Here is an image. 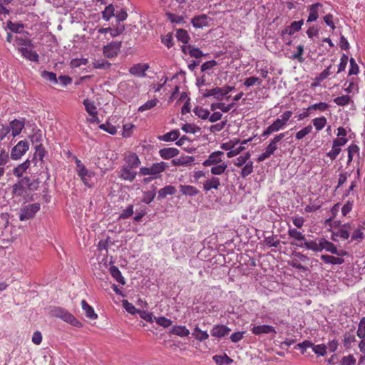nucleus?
<instances>
[{
  "mask_svg": "<svg viewBox=\"0 0 365 365\" xmlns=\"http://www.w3.org/2000/svg\"><path fill=\"white\" fill-rule=\"evenodd\" d=\"M168 168V165L165 162H160L153 163L150 167H142L140 168L139 173L141 175H153L154 178H158L159 175L164 172L166 168Z\"/></svg>",
  "mask_w": 365,
  "mask_h": 365,
  "instance_id": "obj_1",
  "label": "nucleus"
},
{
  "mask_svg": "<svg viewBox=\"0 0 365 365\" xmlns=\"http://www.w3.org/2000/svg\"><path fill=\"white\" fill-rule=\"evenodd\" d=\"M285 136V133H280L271 140L269 144L267 146L265 151L257 158V161L262 162L269 158L278 149L277 143Z\"/></svg>",
  "mask_w": 365,
  "mask_h": 365,
  "instance_id": "obj_2",
  "label": "nucleus"
},
{
  "mask_svg": "<svg viewBox=\"0 0 365 365\" xmlns=\"http://www.w3.org/2000/svg\"><path fill=\"white\" fill-rule=\"evenodd\" d=\"M39 210L40 204L38 202L26 205L19 211V220L21 221H24L31 219Z\"/></svg>",
  "mask_w": 365,
  "mask_h": 365,
  "instance_id": "obj_3",
  "label": "nucleus"
},
{
  "mask_svg": "<svg viewBox=\"0 0 365 365\" xmlns=\"http://www.w3.org/2000/svg\"><path fill=\"white\" fill-rule=\"evenodd\" d=\"M76 163L78 175L86 186L91 187L90 179L94 176V173L88 170L80 160L76 159Z\"/></svg>",
  "mask_w": 365,
  "mask_h": 365,
  "instance_id": "obj_4",
  "label": "nucleus"
},
{
  "mask_svg": "<svg viewBox=\"0 0 365 365\" xmlns=\"http://www.w3.org/2000/svg\"><path fill=\"white\" fill-rule=\"evenodd\" d=\"M54 314L74 327H80L82 326L81 323L73 314L63 309L56 308L54 310Z\"/></svg>",
  "mask_w": 365,
  "mask_h": 365,
  "instance_id": "obj_5",
  "label": "nucleus"
},
{
  "mask_svg": "<svg viewBox=\"0 0 365 365\" xmlns=\"http://www.w3.org/2000/svg\"><path fill=\"white\" fill-rule=\"evenodd\" d=\"M29 144L26 140L19 141L11 151V158L13 160L20 159L29 150Z\"/></svg>",
  "mask_w": 365,
  "mask_h": 365,
  "instance_id": "obj_6",
  "label": "nucleus"
},
{
  "mask_svg": "<svg viewBox=\"0 0 365 365\" xmlns=\"http://www.w3.org/2000/svg\"><path fill=\"white\" fill-rule=\"evenodd\" d=\"M121 45V41H112L104 46L103 48V55L108 58L116 56L120 51Z\"/></svg>",
  "mask_w": 365,
  "mask_h": 365,
  "instance_id": "obj_7",
  "label": "nucleus"
},
{
  "mask_svg": "<svg viewBox=\"0 0 365 365\" xmlns=\"http://www.w3.org/2000/svg\"><path fill=\"white\" fill-rule=\"evenodd\" d=\"M118 173L120 178L130 182H133L137 175V172L134 169L123 165L120 168Z\"/></svg>",
  "mask_w": 365,
  "mask_h": 365,
  "instance_id": "obj_8",
  "label": "nucleus"
},
{
  "mask_svg": "<svg viewBox=\"0 0 365 365\" xmlns=\"http://www.w3.org/2000/svg\"><path fill=\"white\" fill-rule=\"evenodd\" d=\"M123 161V165L134 170L138 168L141 164L140 158L135 153H129L128 154L125 155L124 156Z\"/></svg>",
  "mask_w": 365,
  "mask_h": 365,
  "instance_id": "obj_9",
  "label": "nucleus"
},
{
  "mask_svg": "<svg viewBox=\"0 0 365 365\" xmlns=\"http://www.w3.org/2000/svg\"><path fill=\"white\" fill-rule=\"evenodd\" d=\"M26 190L36 191L38 190L40 184L38 178H31L29 176H25L19 179Z\"/></svg>",
  "mask_w": 365,
  "mask_h": 365,
  "instance_id": "obj_10",
  "label": "nucleus"
},
{
  "mask_svg": "<svg viewBox=\"0 0 365 365\" xmlns=\"http://www.w3.org/2000/svg\"><path fill=\"white\" fill-rule=\"evenodd\" d=\"M322 250H325L327 252H329L331 254L336 255L338 256H344L346 254V252H344V250H338L334 244L327 241L324 238L321 239V251Z\"/></svg>",
  "mask_w": 365,
  "mask_h": 365,
  "instance_id": "obj_11",
  "label": "nucleus"
},
{
  "mask_svg": "<svg viewBox=\"0 0 365 365\" xmlns=\"http://www.w3.org/2000/svg\"><path fill=\"white\" fill-rule=\"evenodd\" d=\"M224 155L222 151H215L212 153L207 160H205L202 165L204 166L215 165L222 163V157Z\"/></svg>",
  "mask_w": 365,
  "mask_h": 365,
  "instance_id": "obj_12",
  "label": "nucleus"
},
{
  "mask_svg": "<svg viewBox=\"0 0 365 365\" xmlns=\"http://www.w3.org/2000/svg\"><path fill=\"white\" fill-rule=\"evenodd\" d=\"M150 68L148 63H137L133 66L130 69L129 72L131 75L138 77L145 76V71Z\"/></svg>",
  "mask_w": 365,
  "mask_h": 365,
  "instance_id": "obj_13",
  "label": "nucleus"
},
{
  "mask_svg": "<svg viewBox=\"0 0 365 365\" xmlns=\"http://www.w3.org/2000/svg\"><path fill=\"white\" fill-rule=\"evenodd\" d=\"M18 50L25 58L34 62L38 61V53L33 51L31 47H20Z\"/></svg>",
  "mask_w": 365,
  "mask_h": 365,
  "instance_id": "obj_14",
  "label": "nucleus"
},
{
  "mask_svg": "<svg viewBox=\"0 0 365 365\" xmlns=\"http://www.w3.org/2000/svg\"><path fill=\"white\" fill-rule=\"evenodd\" d=\"M252 334L255 335H260L262 334H275L276 330L275 328L270 325H257L254 326L252 328Z\"/></svg>",
  "mask_w": 365,
  "mask_h": 365,
  "instance_id": "obj_15",
  "label": "nucleus"
},
{
  "mask_svg": "<svg viewBox=\"0 0 365 365\" xmlns=\"http://www.w3.org/2000/svg\"><path fill=\"white\" fill-rule=\"evenodd\" d=\"M284 127V124L279 120V118H277L273 122L272 124L267 128V129L262 134V136L267 137L272 133L277 132L282 129Z\"/></svg>",
  "mask_w": 365,
  "mask_h": 365,
  "instance_id": "obj_16",
  "label": "nucleus"
},
{
  "mask_svg": "<svg viewBox=\"0 0 365 365\" xmlns=\"http://www.w3.org/2000/svg\"><path fill=\"white\" fill-rule=\"evenodd\" d=\"M303 24H304L303 19L298 21L292 22L289 26H287L282 31V36H284L285 34H288L289 36L293 35L294 33L299 31L301 29Z\"/></svg>",
  "mask_w": 365,
  "mask_h": 365,
  "instance_id": "obj_17",
  "label": "nucleus"
},
{
  "mask_svg": "<svg viewBox=\"0 0 365 365\" xmlns=\"http://www.w3.org/2000/svg\"><path fill=\"white\" fill-rule=\"evenodd\" d=\"M322 8V4L320 3H315L308 8L309 16L307 22H312L316 21L319 17V10Z\"/></svg>",
  "mask_w": 365,
  "mask_h": 365,
  "instance_id": "obj_18",
  "label": "nucleus"
},
{
  "mask_svg": "<svg viewBox=\"0 0 365 365\" xmlns=\"http://www.w3.org/2000/svg\"><path fill=\"white\" fill-rule=\"evenodd\" d=\"M25 126L24 120L15 119L10 123V128L13 137L19 135Z\"/></svg>",
  "mask_w": 365,
  "mask_h": 365,
  "instance_id": "obj_19",
  "label": "nucleus"
},
{
  "mask_svg": "<svg viewBox=\"0 0 365 365\" xmlns=\"http://www.w3.org/2000/svg\"><path fill=\"white\" fill-rule=\"evenodd\" d=\"M230 331L231 329L225 325H215L211 330V335L221 338L227 335Z\"/></svg>",
  "mask_w": 365,
  "mask_h": 365,
  "instance_id": "obj_20",
  "label": "nucleus"
},
{
  "mask_svg": "<svg viewBox=\"0 0 365 365\" xmlns=\"http://www.w3.org/2000/svg\"><path fill=\"white\" fill-rule=\"evenodd\" d=\"M179 154V150L175 148H166L159 150V155L163 159H170L177 156Z\"/></svg>",
  "mask_w": 365,
  "mask_h": 365,
  "instance_id": "obj_21",
  "label": "nucleus"
},
{
  "mask_svg": "<svg viewBox=\"0 0 365 365\" xmlns=\"http://www.w3.org/2000/svg\"><path fill=\"white\" fill-rule=\"evenodd\" d=\"M213 96L215 99L221 101L222 98V90L220 87H215L212 89H206L202 94V97L208 98Z\"/></svg>",
  "mask_w": 365,
  "mask_h": 365,
  "instance_id": "obj_22",
  "label": "nucleus"
},
{
  "mask_svg": "<svg viewBox=\"0 0 365 365\" xmlns=\"http://www.w3.org/2000/svg\"><path fill=\"white\" fill-rule=\"evenodd\" d=\"M351 230V225L349 223H346L341 225L339 230L334 232L333 235L340 237L344 240H347L349 237V231Z\"/></svg>",
  "mask_w": 365,
  "mask_h": 365,
  "instance_id": "obj_23",
  "label": "nucleus"
},
{
  "mask_svg": "<svg viewBox=\"0 0 365 365\" xmlns=\"http://www.w3.org/2000/svg\"><path fill=\"white\" fill-rule=\"evenodd\" d=\"M30 166V160H26L21 164H19L17 167H16L13 170L14 175L17 178H21L23 176V174L27 170V169Z\"/></svg>",
  "mask_w": 365,
  "mask_h": 365,
  "instance_id": "obj_24",
  "label": "nucleus"
},
{
  "mask_svg": "<svg viewBox=\"0 0 365 365\" xmlns=\"http://www.w3.org/2000/svg\"><path fill=\"white\" fill-rule=\"evenodd\" d=\"M220 185V179L218 178L212 177V178L206 180L203 184V188L205 191L211 189L217 190Z\"/></svg>",
  "mask_w": 365,
  "mask_h": 365,
  "instance_id": "obj_25",
  "label": "nucleus"
},
{
  "mask_svg": "<svg viewBox=\"0 0 365 365\" xmlns=\"http://www.w3.org/2000/svg\"><path fill=\"white\" fill-rule=\"evenodd\" d=\"M179 188L182 195L187 196H195L200 192V191L195 187L192 185H180Z\"/></svg>",
  "mask_w": 365,
  "mask_h": 365,
  "instance_id": "obj_26",
  "label": "nucleus"
},
{
  "mask_svg": "<svg viewBox=\"0 0 365 365\" xmlns=\"http://www.w3.org/2000/svg\"><path fill=\"white\" fill-rule=\"evenodd\" d=\"M192 23L193 26L196 28H202L203 26H207V16L205 14L195 16L192 19Z\"/></svg>",
  "mask_w": 365,
  "mask_h": 365,
  "instance_id": "obj_27",
  "label": "nucleus"
},
{
  "mask_svg": "<svg viewBox=\"0 0 365 365\" xmlns=\"http://www.w3.org/2000/svg\"><path fill=\"white\" fill-rule=\"evenodd\" d=\"M81 306L83 310L85 312L86 317L90 319H96L98 315L95 313L94 309L91 307L86 300H82Z\"/></svg>",
  "mask_w": 365,
  "mask_h": 365,
  "instance_id": "obj_28",
  "label": "nucleus"
},
{
  "mask_svg": "<svg viewBox=\"0 0 365 365\" xmlns=\"http://www.w3.org/2000/svg\"><path fill=\"white\" fill-rule=\"evenodd\" d=\"M176 192V189L173 185H167L165 187L158 190V198L159 200L163 199L168 195H174Z\"/></svg>",
  "mask_w": 365,
  "mask_h": 365,
  "instance_id": "obj_29",
  "label": "nucleus"
},
{
  "mask_svg": "<svg viewBox=\"0 0 365 365\" xmlns=\"http://www.w3.org/2000/svg\"><path fill=\"white\" fill-rule=\"evenodd\" d=\"M180 136V131L178 130H173L162 136H160L158 138L160 140H163L165 142H170L176 140Z\"/></svg>",
  "mask_w": 365,
  "mask_h": 365,
  "instance_id": "obj_30",
  "label": "nucleus"
},
{
  "mask_svg": "<svg viewBox=\"0 0 365 365\" xmlns=\"http://www.w3.org/2000/svg\"><path fill=\"white\" fill-rule=\"evenodd\" d=\"M212 359L218 365H228L233 362V360L226 354L223 355H215Z\"/></svg>",
  "mask_w": 365,
  "mask_h": 365,
  "instance_id": "obj_31",
  "label": "nucleus"
},
{
  "mask_svg": "<svg viewBox=\"0 0 365 365\" xmlns=\"http://www.w3.org/2000/svg\"><path fill=\"white\" fill-rule=\"evenodd\" d=\"M170 334L183 337L188 336L190 334V331L185 326L176 325L173 327Z\"/></svg>",
  "mask_w": 365,
  "mask_h": 365,
  "instance_id": "obj_32",
  "label": "nucleus"
},
{
  "mask_svg": "<svg viewBox=\"0 0 365 365\" xmlns=\"http://www.w3.org/2000/svg\"><path fill=\"white\" fill-rule=\"evenodd\" d=\"M26 193V189L24 187L23 184L19 180L13 186H12V194L16 196L21 197Z\"/></svg>",
  "mask_w": 365,
  "mask_h": 365,
  "instance_id": "obj_33",
  "label": "nucleus"
},
{
  "mask_svg": "<svg viewBox=\"0 0 365 365\" xmlns=\"http://www.w3.org/2000/svg\"><path fill=\"white\" fill-rule=\"evenodd\" d=\"M110 272L112 277L120 284L124 285L125 284V281L124 277L122 276L121 272L119 269L115 266H111L110 268Z\"/></svg>",
  "mask_w": 365,
  "mask_h": 365,
  "instance_id": "obj_34",
  "label": "nucleus"
},
{
  "mask_svg": "<svg viewBox=\"0 0 365 365\" xmlns=\"http://www.w3.org/2000/svg\"><path fill=\"white\" fill-rule=\"evenodd\" d=\"M321 259L327 264H341L344 263V259L341 257H336L331 255H323L321 256Z\"/></svg>",
  "mask_w": 365,
  "mask_h": 365,
  "instance_id": "obj_35",
  "label": "nucleus"
},
{
  "mask_svg": "<svg viewBox=\"0 0 365 365\" xmlns=\"http://www.w3.org/2000/svg\"><path fill=\"white\" fill-rule=\"evenodd\" d=\"M194 337L200 341L207 339L209 337L207 331H202L198 327H196L192 332Z\"/></svg>",
  "mask_w": 365,
  "mask_h": 365,
  "instance_id": "obj_36",
  "label": "nucleus"
},
{
  "mask_svg": "<svg viewBox=\"0 0 365 365\" xmlns=\"http://www.w3.org/2000/svg\"><path fill=\"white\" fill-rule=\"evenodd\" d=\"M227 168V165L225 163H221L220 164L212 165L210 172L212 175H220L222 174Z\"/></svg>",
  "mask_w": 365,
  "mask_h": 365,
  "instance_id": "obj_37",
  "label": "nucleus"
},
{
  "mask_svg": "<svg viewBox=\"0 0 365 365\" xmlns=\"http://www.w3.org/2000/svg\"><path fill=\"white\" fill-rule=\"evenodd\" d=\"M304 247L308 250H313L314 252H320L321 251V239L319 240V243L316 241H304Z\"/></svg>",
  "mask_w": 365,
  "mask_h": 365,
  "instance_id": "obj_38",
  "label": "nucleus"
},
{
  "mask_svg": "<svg viewBox=\"0 0 365 365\" xmlns=\"http://www.w3.org/2000/svg\"><path fill=\"white\" fill-rule=\"evenodd\" d=\"M288 235L297 241H302L305 240V236L295 228H289L288 230Z\"/></svg>",
  "mask_w": 365,
  "mask_h": 365,
  "instance_id": "obj_39",
  "label": "nucleus"
},
{
  "mask_svg": "<svg viewBox=\"0 0 365 365\" xmlns=\"http://www.w3.org/2000/svg\"><path fill=\"white\" fill-rule=\"evenodd\" d=\"M348 151V161L347 164L349 165L352 160H353V156L354 154H358L359 153V148L356 144H351L349 145L347 148Z\"/></svg>",
  "mask_w": 365,
  "mask_h": 365,
  "instance_id": "obj_40",
  "label": "nucleus"
},
{
  "mask_svg": "<svg viewBox=\"0 0 365 365\" xmlns=\"http://www.w3.org/2000/svg\"><path fill=\"white\" fill-rule=\"evenodd\" d=\"M176 38L178 41L182 42L183 43H188L190 40V36L187 31L182 29L177 30Z\"/></svg>",
  "mask_w": 365,
  "mask_h": 365,
  "instance_id": "obj_41",
  "label": "nucleus"
},
{
  "mask_svg": "<svg viewBox=\"0 0 365 365\" xmlns=\"http://www.w3.org/2000/svg\"><path fill=\"white\" fill-rule=\"evenodd\" d=\"M103 19L108 21L112 16H115V9L113 4H109L102 12Z\"/></svg>",
  "mask_w": 365,
  "mask_h": 365,
  "instance_id": "obj_42",
  "label": "nucleus"
},
{
  "mask_svg": "<svg viewBox=\"0 0 365 365\" xmlns=\"http://www.w3.org/2000/svg\"><path fill=\"white\" fill-rule=\"evenodd\" d=\"M312 123L317 131L321 130L327 124V118L325 117L316 118L312 120Z\"/></svg>",
  "mask_w": 365,
  "mask_h": 365,
  "instance_id": "obj_43",
  "label": "nucleus"
},
{
  "mask_svg": "<svg viewBox=\"0 0 365 365\" xmlns=\"http://www.w3.org/2000/svg\"><path fill=\"white\" fill-rule=\"evenodd\" d=\"M41 77L53 84H56L58 83L56 74L53 72L44 71L41 73Z\"/></svg>",
  "mask_w": 365,
  "mask_h": 365,
  "instance_id": "obj_44",
  "label": "nucleus"
},
{
  "mask_svg": "<svg viewBox=\"0 0 365 365\" xmlns=\"http://www.w3.org/2000/svg\"><path fill=\"white\" fill-rule=\"evenodd\" d=\"M194 113L197 116H198V118L204 120L208 118L210 115V111L208 110L204 109L203 108L200 106H197L195 108Z\"/></svg>",
  "mask_w": 365,
  "mask_h": 365,
  "instance_id": "obj_45",
  "label": "nucleus"
},
{
  "mask_svg": "<svg viewBox=\"0 0 365 365\" xmlns=\"http://www.w3.org/2000/svg\"><path fill=\"white\" fill-rule=\"evenodd\" d=\"M351 97L348 95L336 97L334 99V102L340 106H344L348 105L351 102Z\"/></svg>",
  "mask_w": 365,
  "mask_h": 365,
  "instance_id": "obj_46",
  "label": "nucleus"
},
{
  "mask_svg": "<svg viewBox=\"0 0 365 365\" xmlns=\"http://www.w3.org/2000/svg\"><path fill=\"white\" fill-rule=\"evenodd\" d=\"M83 105L85 106V109L89 115L96 114V107L94 103L88 99H85L83 101Z\"/></svg>",
  "mask_w": 365,
  "mask_h": 365,
  "instance_id": "obj_47",
  "label": "nucleus"
},
{
  "mask_svg": "<svg viewBox=\"0 0 365 365\" xmlns=\"http://www.w3.org/2000/svg\"><path fill=\"white\" fill-rule=\"evenodd\" d=\"M182 130L187 133H195L200 130V128L197 126L195 124L192 123H185L182 126Z\"/></svg>",
  "mask_w": 365,
  "mask_h": 365,
  "instance_id": "obj_48",
  "label": "nucleus"
},
{
  "mask_svg": "<svg viewBox=\"0 0 365 365\" xmlns=\"http://www.w3.org/2000/svg\"><path fill=\"white\" fill-rule=\"evenodd\" d=\"M110 63L106 60H95L93 62V68L98 69L109 68Z\"/></svg>",
  "mask_w": 365,
  "mask_h": 365,
  "instance_id": "obj_49",
  "label": "nucleus"
},
{
  "mask_svg": "<svg viewBox=\"0 0 365 365\" xmlns=\"http://www.w3.org/2000/svg\"><path fill=\"white\" fill-rule=\"evenodd\" d=\"M158 100L157 99H152L150 101H148L146 103H145L143 105L139 107L138 111L143 112L148 110H150L155 107L157 105Z\"/></svg>",
  "mask_w": 365,
  "mask_h": 365,
  "instance_id": "obj_50",
  "label": "nucleus"
},
{
  "mask_svg": "<svg viewBox=\"0 0 365 365\" xmlns=\"http://www.w3.org/2000/svg\"><path fill=\"white\" fill-rule=\"evenodd\" d=\"M329 108V105L327 103L324 102H320L318 103H315L313 105H311L308 107V110H319L320 111H325Z\"/></svg>",
  "mask_w": 365,
  "mask_h": 365,
  "instance_id": "obj_51",
  "label": "nucleus"
},
{
  "mask_svg": "<svg viewBox=\"0 0 365 365\" xmlns=\"http://www.w3.org/2000/svg\"><path fill=\"white\" fill-rule=\"evenodd\" d=\"M312 131V126L309 125L296 133V138L301 140L304 138L307 135L309 134Z\"/></svg>",
  "mask_w": 365,
  "mask_h": 365,
  "instance_id": "obj_52",
  "label": "nucleus"
},
{
  "mask_svg": "<svg viewBox=\"0 0 365 365\" xmlns=\"http://www.w3.org/2000/svg\"><path fill=\"white\" fill-rule=\"evenodd\" d=\"M99 128L111 135H115L117 133V128L109 123L101 124Z\"/></svg>",
  "mask_w": 365,
  "mask_h": 365,
  "instance_id": "obj_53",
  "label": "nucleus"
},
{
  "mask_svg": "<svg viewBox=\"0 0 365 365\" xmlns=\"http://www.w3.org/2000/svg\"><path fill=\"white\" fill-rule=\"evenodd\" d=\"M15 43L17 46H21V47H32L31 41L29 38L16 36Z\"/></svg>",
  "mask_w": 365,
  "mask_h": 365,
  "instance_id": "obj_54",
  "label": "nucleus"
},
{
  "mask_svg": "<svg viewBox=\"0 0 365 365\" xmlns=\"http://www.w3.org/2000/svg\"><path fill=\"white\" fill-rule=\"evenodd\" d=\"M253 171V162H248L242 169L241 176L245 178Z\"/></svg>",
  "mask_w": 365,
  "mask_h": 365,
  "instance_id": "obj_55",
  "label": "nucleus"
},
{
  "mask_svg": "<svg viewBox=\"0 0 365 365\" xmlns=\"http://www.w3.org/2000/svg\"><path fill=\"white\" fill-rule=\"evenodd\" d=\"M123 307L124 309L130 314H134L135 313H139L138 309H137L133 304L130 303L128 300H123Z\"/></svg>",
  "mask_w": 365,
  "mask_h": 365,
  "instance_id": "obj_56",
  "label": "nucleus"
},
{
  "mask_svg": "<svg viewBox=\"0 0 365 365\" xmlns=\"http://www.w3.org/2000/svg\"><path fill=\"white\" fill-rule=\"evenodd\" d=\"M193 161V158L192 157H186V158H180L177 159H173L172 160V164L173 165H184L185 164L190 163Z\"/></svg>",
  "mask_w": 365,
  "mask_h": 365,
  "instance_id": "obj_57",
  "label": "nucleus"
},
{
  "mask_svg": "<svg viewBox=\"0 0 365 365\" xmlns=\"http://www.w3.org/2000/svg\"><path fill=\"white\" fill-rule=\"evenodd\" d=\"M155 321L158 325L164 328L169 327L173 323V322L170 319H167L164 317H156L155 318Z\"/></svg>",
  "mask_w": 365,
  "mask_h": 365,
  "instance_id": "obj_58",
  "label": "nucleus"
},
{
  "mask_svg": "<svg viewBox=\"0 0 365 365\" xmlns=\"http://www.w3.org/2000/svg\"><path fill=\"white\" fill-rule=\"evenodd\" d=\"M348 61H349L348 56L345 53H343L340 58V63L338 65V71H337L338 73H339L345 70L347 63H348Z\"/></svg>",
  "mask_w": 365,
  "mask_h": 365,
  "instance_id": "obj_59",
  "label": "nucleus"
},
{
  "mask_svg": "<svg viewBox=\"0 0 365 365\" xmlns=\"http://www.w3.org/2000/svg\"><path fill=\"white\" fill-rule=\"evenodd\" d=\"M361 229H364V227H361V228L356 229L354 231L351 235V241H358L361 242L364 239V232L361 231Z\"/></svg>",
  "mask_w": 365,
  "mask_h": 365,
  "instance_id": "obj_60",
  "label": "nucleus"
},
{
  "mask_svg": "<svg viewBox=\"0 0 365 365\" xmlns=\"http://www.w3.org/2000/svg\"><path fill=\"white\" fill-rule=\"evenodd\" d=\"M31 140L34 145H39L41 144V142L42 140V133L40 130L35 131L30 137Z\"/></svg>",
  "mask_w": 365,
  "mask_h": 365,
  "instance_id": "obj_61",
  "label": "nucleus"
},
{
  "mask_svg": "<svg viewBox=\"0 0 365 365\" xmlns=\"http://www.w3.org/2000/svg\"><path fill=\"white\" fill-rule=\"evenodd\" d=\"M156 195L155 189L153 188V190L147 191L145 192L144 197L143 199V202L146 204H150L155 198Z\"/></svg>",
  "mask_w": 365,
  "mask_h": 365,
  "instance_id": "obj_62",
  "label": "nucleus"
},
{
  "mask_svg": "<svg viewBox=\"0 0 365 365\" xmlns=\"http://www.w3.org/2000/svg\"><path fill=\"white\" fill-rule=\"evenodd\" d=\"M359 338L365 337V317L361 319L356 331Z\"/></svg>",
  "mask_w": 365,
  "mask_h": 365,
  "instance_id": "obj_63",
  "label": "nucleus"
},
{
  "mask_svg": "<svg viewBox=\"0 0 365 365\" xmlns=\"http://www.w3.org/2000/svg\"><path fill=\"white\" fill-rule=\"evenodd\" d=\"M356 363V359L352 354L344 356L341 361V365H354Z\"/></svg>",
  "mask_w": 365,
  "mask_h": 365,
  "instance_id": "obj_64",
  "label": "nucleus"
}]
</instances>
